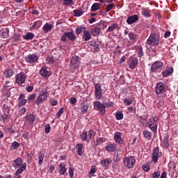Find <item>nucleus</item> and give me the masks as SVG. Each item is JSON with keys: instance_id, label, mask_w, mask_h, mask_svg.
I'll return each mask as SVG.
<instances>
[{"instance_id": "nucleus-40", "label": "nucleus", "mask_w": 178, "mask_h": 178, "mask_svg": "<svg viewBox=\"0 0 178 178\" xmlns=\"http://www.w3.org/2000/svg\"><path fill=\"white\" fill-rule=\"evenodd\" d=\"M129 38L131 41H134V40H136V38H137V35H136V33H134L133 32H130L129 33Z\"/></svg>"}, {"instance_id": "nucleus-36", "label": "nucleus", "mask_w": 178, "mask_h": 178, "mask_svg": "<svg viewBox=\"0 0 178 178\" xmlns=\"http://www.w3.org/2000/svg\"><path fill=\"white\" fill-rule=\"evenodd\" d=\"M44 156H45V155L44 154V153L40 152V153L38 154V159H39L38 163H39L40 165H42V162L44 161Z\"/></svg>"}, {"instance_id": "nucleus-14", "label": "nucleus", "mask_w": 178, "mask_h": 178, "mask_svg": "<svg viewBox=\"0 0 178 178\" xmlns=\"http://www.w3.org/2000/svg\"><path fill=\"white\" fill-rule=\"evenodd\" d=\"M40 74L42 77H49L51 76V70L47 67H42L40 70Z\"/></svg>"}, {"instance_id": "nucleus-48", "label": "nucleus", "mask_w": 178, "mask_h": 178, "mask_svg": "<svg viewBox=\"0 0 178 178\" xmlns=\"http://www.w3.org/2000/svg\"><path fill=\"white\" fill-rule=\"evenodd\" d=\"M50 105H51L52 106H56V105H58V102L56 99L51 98Z\"/></svg>"}, {"instance_id": "nucleus-52", "label": "nucleus", "mask_w": 178, "mask_h": 178, "mask_svg": "<svg viewBox=\"0 0 178 178\" xmlns=\"http://www.w3.org/2000/svg\"><path fill=\"white\" fill-rule=\"evenodd\" d=\"M142 168L145 172H148L149 170V165L148 164H143Z\"/></svg>"}, {"instance_id": "nucleus-51", "label": "nucleus", "mask_w": 178, "mask_h": 178, "mask_svg": "<svg viewBox=\"0 0 178 178\" xmlns=\"http://www.w3.org/2000/svg\"><path fill=\"white\" fill-rule=\"evenodd\" d=\"M113 3H109L107 5L106 8V12H109L111 11V10L112 9V8H113Z\"/></svg>"}, {"instance_id": "nucleus-60", "label": "nucleus", "mask_w": 178, "mask_h": 178, "mask_svg": "<svg viewBox=\"0 0 178 178\" xmlns=\"http://www.w3.org/2000/svg\"><path fill=\"white\" fill-rule=\"evenodd\" d=\"M101 165L103 168H106L108 166V164L106 163V159L102 160L101 161Z\"/></svg>"}, {"instance_id": "nucleus-2", "label": "nucleus", "mask_w": 178, "mask_h": 178, "mask_svg": "<svg viewBox=\"0 0 178 178\" xmlns=\"http://www.w3.org/2000/svg\"><path fill=\"white\" fill-rule=\"evenodd\" d=\"M148 45H152V47L159 45V37L155 34L151 35L146 42V47H148Z\"/></svg>"}, {"instance_id": "nucleus-28", "label": "nucleus", "mask_w": 178, "mask_h": 178, "mask_svg": "<svg viewBox=\"0 0 178 178\" xmlns=\"http://www.w3.org/2000/svg\"><path fill=\"white\" fill-rule=\"evenodd\" d=\"M2 38H8L9 37V29H3L1 31Z\"/></svg>"}, {"instance_id": "nucleus-12", "label": "nucleus", "mask_w": 178, "mask_h": 178, "mask_svg": "<svg viewBox=\"0 0 178 178\" xmlns=\"http://www.w3.org/2000/svg\"><path fill=\"white\" fill-rule=\"evenodd\" d=\"M159 156H162V153L159 152V147H156L153 150L152 153V161L155 163H157L158 159H159Z\"/></svg>"}, {"instance_id": "nucleus-7", "label": "nucleus", "mask_w": 178, "mask_h": 178, "mask_svg": "<svg viewBox=\"0 0 178 178\" xmlns=\"http://www.w3.org/2000/svg\"><path fill=\"white\" fill-rule=\"evenodd\" d=\"M26 79H27V75L24 72H20L16 75L15 81L17 84H24Z\"/></svg>"}, {"instance_id": "nucleus-8", "label": "nucleus", "mask_w": 178, "mask_h": 178, "mask_svg": "<svg viewBox=\"0 0 178 178\" xmlns=\"http://www.w3.org/2000/svg\"><path fill=\"white\" fill-rule=\"evenodd\" d=\"M95 98L99 101L101 97H102V88L100 83H96L95 86Z\"/></svg>"}, {"instance_id": "nucleus-31", "label": "nucleus", "mask_w": 178, "mask_h": 178, "mask_svg": "<svg viewBox=\"0 0 178 178\" xmlns=\"http://www.w3.org/2000/svg\"><path fill=\"white\" fill-rule=\"evenodd\" d=\"M24 40H33L34 38V33L28 32L26 35L22 36Z\"/></svg>"}, {"instance_id": "nucleus-49", "label": "nucleus", "mask_w": 178, "mask_h": 178, "mask_svg": "<svg viewBox=\"0 0 178 178\" xmlns=\"http://www.w3.org/2000/svg\"><path fill=\"white\" fill-rule=\"evenodd\" d=\"M69 175H70V177H73L74 175V168L70 167L69 168Z\"/></svg>"}, {"instance_id": "nucleus-64", "label": "nucleus", "mask_w": 178, "mask_h": 178, "mask_svg": "<svg viewBox=\"0 0 178 178\" xmlns=\"http://www.w3.org/2000/svg\"><path fill=\"white\" fill-rule=\"evenodd\" d=\"M167 176H168V174L166 173V171H164L162 172L160 178H166Z\"/></svg>"}, {"instance_id": "nucleus-21", "label": "nucleus", "mask_w": 178, "mask_h": 178, "mask_svg": "<svg viewBox=\"0 0 178 178\" xmlns=\"http://www.w3.org/2000/svg\"><path fill=\"white\" fill-rule=\"evenodd\" d=\"M83 35V40L85 41H90L91 40V32L90 31L85 30Z\"/></svg>"}, {"instance_id": "nucleus-23", "label": "nucleus", "mask_w": 178, "mask_h": 178, "mask_svg": "<svg viewBox=\"0 0 178 178\" xmlns=\"http://www.w3.org/2000/svg\"><path fill=\"white\" fill-rule=\"evenodd\" d=\"M25 119L26 122H29V124H33L34 123V120H35V116L32 114H28L26 117Z\"/></svg>"}, {"instance_id": "nucleus-5", "label": "nucleus", "mask_w": 178, "mask_h": 178, "mask_svg": "<svg viewBox=\"0 0 178 178\" xmlns=\"http://www.w3.org/2000/svg\"><path fill=\"white\" fill-rule=\"evenodd\" d=\"M48 97H49V93L48 92L40 94L35 100L36 105H41L44 101H47V99H48Z\"/></svg>"}, {"instance_id": "nucleus-6", "label": "nucleus", "mask_w": 178, "mask_h": 178, "mask_svg": "<svg viewBox=\"0 0 178 178\" xmlns=\"http://www.w3.org/2000/svg\"><path fill=\"white\" fill-rule=\"evenodd\" d=\"M93 105L95 108H97V111H99L100 115H102V116H104V115H105V113L106 112V110L105 109V105L102 104L101 103V102H95L93 103Z\"/></svg>"}, {"instance_id": "nucleus-33", "label": "nucleus", "mask_w": 178, "mask_h": 178, "mask_svg": "<svg viewBox=\"0 0 178 178\" xmlns=\"http://www.w3.org/2000/svg\"><path fill=\"white\" fill-rule=\"evenodd\" d=\"M60 170H59V173L60 175H65L66 173V165L65 164H60Z\"/></svg>"}, {"instance_id": "nucleus-4", "label": "nucleus", "mask_w": 178, "mask_h": 178, "mask_svg": "<svg viewBox=\"0 0 178 178\" xmlns=\"http://www.w3.org/2000/svg\"><path fill=\"white\" fill-rule=\"evenodd\" d=\"M123 162L128 169H131V168H134V165H136V159L132 156H126L123 159Z\"/></svg>"}, {"instance_id": "nucleus-1", "label": "nucleus", "mask_w": 178, "mask_h": 178, "mask_svg": "<svg viewBox=\"0 0 178 178\" xmlns=\"http://www.w3.org/2000/svg\"><path fill=\"white\" fill-rule=\"evenodd\" d=\"M158 120H159V118L158 115H155L150 118L147 122L149 129H150L153 133H156V130H158Z\"/></svg>"}, {"instance_id": "nucleus-55", "label": "nucleus", "mask_w": 178, "mask_h": 178, "mask_svg": "<svg viewBox=\"0 0 178 178\" xmlns=\"http://www.w3.org/2000/svg\"><path fill=\"white\" fill-rule=\"evenodd\" d=\"M159 176H161V172H154L152 174L153 178H159Z\"/></svg>"}, {"instance_id": "nucleus-59", "label": "nucleus", "mask_w": 178, "mask_h": 178, "mask_svg": "<svg viewBox=\"0 0 178 178\" xmlns=\"http://www.w3.org/2000/svg\"><path fill=\"white\" fill-rule=\"evenodd\" d=\"M26 90L28 92H31V91H33V90H34V87L33 86H27L26 87Z\"/></svg>"}, {"instance_id": "nucleus-43", "label": "nucleus", "mask_w": 178, "mask_h": 178, "mask_svg": "<svg viewBox=\"0 0 178 178\" xmlns=\"http://www.w3.org/2000/svg\"><path fill=\"white\" fill-rule=\"evenodd\" d=\"M7 119H8V115L6 114H4L0 116V122H1V123H5Z\"/></svg>"}, {"instance_id": "nucleus-26", "label": "nucleus", "mask_w": 178, "mask_h": 178, "mask_svg": "<svg viewBox=\"0 0 178 178\" xmlns=\"http://www.w3.org/2000/svg\"><path fill=\"white\" fill-rule=\"evenodd\" d=\"M80 137L81 140H83V141H87L88 143H90V140H88V138H87L88 137V136L87 135V131L81 132L80 134Z\"/></svg>"}, {"instance_id": "nucleus-9", "label": "nucleus", "mask_w": 178, "mask_h": 178, "mask_svg": "<svg viewBox=\"0 0 178 178\" xmlns=\"http://www.w3.org/2000/svg\"><path fill=\"white\" fill-rule=\"evenodd\" d=\"M155 92L157 95H161L165 92V83L163 82H159L155 87Z\"/></svg>"}, {"instance_id": "nucleus-62", "label": "nucleus", "mask_w": 178, "mask_h": 178, "mask_svg": "<svg viewBox=\"0 0 178 178\" xmlns=\"http://www.w3.org/2000/svg\"><path fill=\"white\" fill-rule=\"evenodd\" d=\"M170 31H167L165 34H164V38H169V37H170Z\"/></svg>"}, {"instance_id": "nucleus-53", "label": "nucleus", "mask_w": 178, "mask_h": 178, "mask_svg": "<svg viewBox=\"0 0 178 178\" xmlns=\"http://www.w3.org/2000/svg\"><path fill=\"white\" fill-rule=\"evenodd\" d=\"M102 143H104V138H99L96 142H95V145H99V144H102Z\"/></svg>"}, {"instance_id": "nucleus-24", "label": "nucleus", "mask_w": 178, "mask_h": 178, "mask_svg": "<svg viewBox=\"0 0 178 178\" xmlns=\"http://www.w3.org/2000/svg\"><path fill=\"white\" fill-rule=\"evenodd\" d=\"M14 74L15 71H13V70L12 69L6 70L3 72V75L5 76V77L7 78L12 77Z\"/></svg>"}, {"instance_id": "nucleus-35", "label": "nucleus", "mask_w": 178, "mask_h": 178, "mask_svg": "<svg viewBox=\"0 0 178 178\" xmlns=\"http://www.w3.org/2000/svg\"><path fill=\"white\" fill-rule=\"evenodd\" d=\"M74 16H75V17H80V16H81L83 13L82 10H74Z\"/></svg>"}, {"instance_id": "nucleus-38", "label": "nucleus", "mask_w": 178, "mask_h": 178, "mask_svg": "<svg viewBox=\"0 0 178 178\" xmlns=\"http://www.w3.org/2000/svg\"><path fill=\"white\" fill-rule=\"evenodd\" d=\"M118 27H119V24H113V25L108 26L107 31H113V30H115V29H118Z\"/></svg>"}, {"instance_id": "nucleus-17", "label": "nucleus", "mask_w": 178, "mask_h": 178, "mask_svg": "<svg viewBox=\"0 0 178 178\" xmlns=\"http://www.w3.org/2000/svg\"><path fill=\"white\" fill-rule=\"evenodd\" d=\"M114 140L118 144H123V139H122V134L120 132H116L115 134Z\"/></svg>"}, {"instance_id": "nucleus-10", "label": "nucleus", "mask_w": 178, "mask_h": 178, "mask_svg": "<svg viewBox=\"0 0 178 178\" xmlns=\"http://www.w3.org/2000/svg\"><path fill=\"white\" fill-rule=\"evenodd\" d=\"M25 60L27 63H30L31 65L32 63H35V62L38 60V56L35 54H29L25 57Z\"/></svg>"}, {"instance_id": "nucleus-57", "label": "nucleus", "mask_w": 178, "mask_h": 178, "mask_svg": "<svg viewBox=\"0 0 178 178\" xmlns=\"http://www.w3.org/2000/svg\"><path fill=\"white\" fill-rule=\"evenodd\" d=\"M94 136V130H90L88 132V138L89 140H91L92 136Z\"/></svg>"}, {"instance_id": "nucleus-44", "label": "nucleus", "mask_w": 178, "mask_h": 178, "mask_svg": "<svg viewBox=\"0 0 178 178\" xmlns=\"http://www.w3.org/2000/svg\"><path fill=\"white\" fill-rule=\"evenodd\" d=\"M49 131H51V125H49V124H47L44 125V133H46V134H48Z\"/></svg>"}, {"instance_id": "nucleus-37", "label": "nucleus", "mask_w": 178, "mask_h": 178, "mask_svg": "<svg viewBox=\"0 0 178 178\" xmlns=\"http://www.w3.org/2000/svg\"><path fill=\"white\" fill-rule=\"evenodd\" d=\"M99 9V4L98 3H95L91 7L92 12H97Z\"/></svg>"}, {"instance_id": "nucleus-20", "label": "nucleus", "mask_w": 178, "mask_h": 178, "mask_svg": "<svg viewBox=\"0 0 178 178\" xmlns=\"http://www.w3.org/2000/svg\"><path fill=\"white\" fill-rule=\"evenodd\" d=\"M105 148L106 151H108V152H113L115 149H117L118 145H116L115 143L110 144L108 145H106Z\"/></svg>"}, {"instance_id": "nucleus-63", "label": "nucleus", "mask_w": 178, "mask_h": 178, "mask_svg": "<svg viewBox=\"0 0 178 178\" xmlns=\"http://www.w3.org/2000/svg\"><path fill=\"white\" fill-rule=\"evenodd\" d=\"M168 76H170V74L169 73V71H164L163 72V77H168Z\"/></svg>"}, {"instance_id": "nucleus-32", "label": "nucleus", "mask_w": 178, "mask_h": 178, "mask_svg": "<svg viewBox=\"0 0 178 178\" xmlns=\"http://www.w3.org/2000/svg\"><path fill=\"white\" fill-rule=\"evenodd\" d=\"M134 101V100L133 99V98H131V99L125 98L124 99V104L126 106H130V105L133 104Z\"/></svg>"}, {"instance_id": "nucleus-50", "label": "nucleus", "mask_w": 178, "mask_h": 178, "mask_svg": "<svg viewBox=\"0 0 178 178\" xmlns=\"http://www.w3.org/2000/svg\"><path fill=\"white\" fill-rule=\"evenodd\" d=\"M62 113H63V107L58 111L56 113L57 119H59L60 118V115H62Z\"/></svg>"}, {"instance_id": "nucleus-19", "label": "nucleus", "mask_w": 178, "mask_h": 178, "mask_svg": "<svg viewBox=\"0 0 178 178\" xmlns=\"http://www.w3.org/2000/svg\"><path fill=\"white\" fill-rule=\"evenodd\" d=\"M52 29H54V25L46 23L42 28L43 31L47 34V33H49V31H52Z\"/></svg>"}, {"instance_id": "nucleus-3", "label": "nucleus", "mask_w": 178, "mask_h": 178, "mask_svg": "<svg viewBox=\"0 0 178 178\" xmlns=\"http://www.w3.org/2000/svg\"><path fill=\"white\" fill-rule=\"evenodd\" d=\"M79 67H80L79 65V56H73L70 61V69L72 72H76V70H79Z\"/></svg>"}, {"instance_id": "nucleus-27", "label": "nucleus", "mask_w": 178, "mask_h": 178, "mask_svg": "<svg viewBox=\"0 0 178 178\" xmlns=\"http://www.w3.org/2000/svg\"><path fill=\"white\" fill-rule=\"evenodd\" d=\"M143 134L144 138L147 140H151V138H152V134H151L148 130L143 131Z\"/></svg>"}, {"instance_id": "nucleus-41", "label": "nucleus", "mask_w": 178, "mask_h": 178, "mask_svg": "<svg viewBox=\"0 0 178 178\" xmlns=\"http://www.w3.org/2000/svg\"><path fill=\"white\" fill-rule=\"evenodd\" d=\"M88 104H83L81 106V112L82 113H87V111H88Z\"/></svg>"}, {"instance_id": "nucleus-34", "label": "nucleus", "mask_w": 178, "mask_h": 178, "mask_svg": "<svg viewBox=\"0 0 178 178\" xmlns=\"http://www.w3.org/2000/svg\"><path fill=\"white\" fill-rule=\"evenodd\" d=\"M142 15L145 16V17H151V10L145 9L142 11Z\"/></svg>"}, {"instance_id": "nucleus-15", "label": "nucleus", "mask_w": 178, "mask_h": 178, "mask_svg": "<svg viewBox=\"0 0 178 178\" xmlns=\"http://www.w3.org/2000/svg\"><path fill=\"white\" fill-rule=\"evenodd\" d=\"M140 17L137 15H134L131 16H129L127 19V24H133V23H136V22H138Z\"/></svg>"}, {"instance_id": "nucleus-25", "label": "nucleus", "mask_w": 178, "mask_h": 178, "mask_svg": "<svg viewBox=\"0 0 178 178\" xmlns=\"http://www.w3.org/2000/svg\"><path fill=\"white\" fill-rule=\"evenodd\" d=\"M76 148L77 149L78 155H79V156H81V155H83V144L81 143L76 144Z\"/></svg>"}, {"instance_id": "nucleus-18", "label": "nucleus", "mask_w": 178, "mask_h": 178, "mask_svg": "<svg viewBox=\"0 0 178 178\" xmlns=\"http://www.w3.org/2000/svg\"><path fill=\"white\" fill-rule=\"evenodd\" d=\"M90 33L93 37H98L101 33V28L98 26H95L92 28Z\"/></svg>"}, {"instance_id": "nucleus-46", "label": "nucleus", "mask_w": 178, "mask_h": 178, "mask_svg": "<svg viewBox=\"0 0 178 178\" xmlns=\"http://www.w3.org/2000/svg\"><path fill=\"white\" fill-rule=\"evenodd\" d=\"M37 95H35V93H33L28 97V101H34Z\"/></svg>"}, {"instance_id": "nucleus-47", "label": "nucleus", "mask_w": 178, "mask_h": 178, "mask_svg": "<svg viewBox=\"0 0 178 178\" xmlns=\"http://www.w3.org/2000/svg\"><path fill=\"white\" fill-rule=\"evenodd\" d=\"M11 147H13L14 149H16V148H19V147H20V144L17 141H15L11 144Z\"/></svg>"}, {"instance_id": "nucleus-16", "label": "nucleus", "mask_w": 178, "mask_h": 178, "mask_svg": "<svg viewBox=\"0 0 178 178\" xmlns=\"http://www.w3.org/2000/svg\"><path fill=\"white\" fill-rule=\"evenodd\" d=\"M26 168H27V164L24 163L20 168H19L17 170V171L15 172V175L17 176V178H22V177L19 175L20 173L24 172Z\"/></svg>"}, {"instance_id": "nucleus-45", "label": "nucleus", "mask_w": 178, "mask_h": 178, "mask_svg": "<svg viewBox=\"0 0 178 178\" xmlns=\"http://www.w3.org/2000/svg\"><path fill=\"white\" fill-rule=\"evenodd\" d=\"M63 5H67L70 6H72V5H73V0H63Z\"/></svg>"}, {"instance_id": "nucleus-54", "label": "nucleus", "mask_w": 178, "mask_h": 178, "mask_svg": "<svg viewBox=\"0 0 178 178\" xmlns=\"http://www.w3.org/2000/svg\"><path fill=\"white\" fill-rule=\"evenodd\" d=\"M70 102L71 105H74L77 102V99L76 97H71L70 99Z\"/></svg>"}, {"instance_id": "nucleus-30", "label": "nucleus", "mask_w": 178, "mask_h": 178, "mask_svg": "<svg viewBox=\"0 0 178 178\" xmlns=\"http://www.w3.org/2000/svg\"><path fill=\"white\" fill-rule=\"evenodd\" d=\"M67 37L68 39H70V41H75L76 40V35L73 32H67Z\"/></svg>"}, {"instance_id": "nucleus-29", "label": "nucleus", "mask_w": 178, "mask_h": 178, "mask_svg": "<svg viewBox=\"0 0 178 178\" xmlns=\"http://www.w3.org/2000/svg\"><path fill=\"white\" fill-rule=\"evenodd\" d=\"M86 30V26H79L75 29V33L76 35H79L81 33H84V31Z\"/></svg>"}, {"instance_id": "nucleus-13", "label": "nucleus", "mask_w": 178, "mask_h": 178, "mask_svg": "<svg viewBox=\"0 0 178 178\" xmlns=\"http://www.w3.org/2000/svg\"><path fill=\"white\" fill-rule=\"evenodd\" d=\"M163 66V63L156 61L153 64H152L151 72L152 73H156V70H158V69H161V67H162Z\"/></svg>"}, {"instance_id": "nucleus-39", "label": "nucleus", "mask_w": 178, "mask_h": 178, "mask_svg": "<svg viewBox=\"0 0 178 178\" xmlns=\"http://www.w3.org/2000/svg\"><path fill=\"white\" fill-rule=\"evenodd\" d=\"M115 118L117 120H122L123 119V113L122 111H118L115 113Z\"/></svg>"}, {"instance_id": "nucleus-56", "label": "nucleus", "mask_w": 178, "mask_h": 178, "mask_svg": "<svg viewBox=\"0 0 178 178\" xmlns=\"http://www.w3.org/2000/svg\"><path fill=\"white\" fill-rule=\"evenodd\" d=\"M61 41H66L67 40V33L66 32L60 38Z\"/></svg>"}, {"instance_id": "nucleus-58", "label": "nucleus", "mask_w": 178, "mask_h": 178, "mask_svg": "<svg viewBox=\"0 0 178 178\" xmlns=\"http://www.w3.org/2000/svg\"><path fill=\"white\" fill-rule=\"evenodd\" d=\"M138 56L141 58V56H144V52L143 51V48H140L138 51Z\"/></svg>"}, {"instance_id": "nucleus-22", "label": "nucleus", "mask_w": 178, "mask_h": 178, "mask_svg": "<svg viewBox=\"0 0 178 178\" xmlns=\"http://www.w3.org/2000/svg\"><path fill=\"white\" fill-rule=\"evenodd\" d=\"M13 166L14 168H22V158L19 157L13 161Z\"/></svg>"}, {"instance_id": "nucleus-11", "label": "nucleus", "mask_w": 178, "mask_h": 178, "mask_svg": "<svg viewBox=\"0 0 178 178\" xmlns=\"http://www.w3.org/2000/svg\"><path fill=\"white\" fill-rule=\"evenodd\" d=\"M129 68L134 70L138 65V59L136 57H131L128 61Z\"/></svg>"}, {"instance_id": "nucleus-61", "label": "nucleus", "mask_w": 178, "mask_h": 178, "mask_svg": "<svg viewBox=\"0 0 178 178\" xmlns=\"http://www.w3.org/2000/svg\"><path fill=\"white\" fill-rule=\"evenodd\" d=\"M120 161V157H119V154L114 155V162H119Z\"/></svg>"}, {"instance_id": "nucleus-42", "label": "nucleus", "mask_w": 178, "mask_h": 178, "mask_svg": "<svg viewBox=\"0 0 178 178\" xmlns=\"http://www.w3.org/2000/svg\"><path fill=\"white\" fill-rule=\"evenodd\" d=\"M42 24V22L41 21H36L34 22L33 27H36V29H40Z\"/></svg>"}]
</instances>
